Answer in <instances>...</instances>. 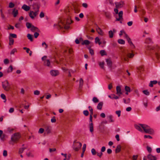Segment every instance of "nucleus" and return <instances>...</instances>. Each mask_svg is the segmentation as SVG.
Returning a JSON list of instances; mask_svg holds the SVG:
<instances>
[{"label":"nucleus","mask_w":160,"mask_h":160,"mask_svg":"<svg viewBox=\"0 0 160 160\" xmlns=\"http://www.w3.org/2000/svg\"><path fill=\"white\" fill-rule=\"evenodd\" d=\"M89 51V53L90 54L92 55L94 54V51L93 49H91L90 47H89L88 48Z\"/></svg>","instance_id":"nucleus-43"},{"label":"nucleus","mask_w":160,"mask_h":160,"mask_svg":"<svg viewBox=\"0 0 160 160\" xmlns=\"http://www.w3.org/2000/svg\"><path fill=\"white\" fill-rule=\"evenodd\" d=\"M146 42L147 43H150L152 42V40L150 38H148L146 39Z\"/></svg>","instance_id":"nucleus-45"},{"label":"nucleus","mask_w":160,"mask_h":160,"mask_svg":"<svg viewBox=\"0 0 160 160\" xmlns=\"http://www.w3.org/2000/svg\"><path fill=\"white\" fill-rule=\"evenodd\" d=\"M8 82L5 83H2V87L3 89L6 91H8L9 89V88L8 87Z\"/></svg>","instance_id":"nucleus-10"},{"label":"nucleus","mask_w":160,"mask_h":160,"mask_svg":"<svg viewBox=\"0 0 160 160\" xmlns=\"http://www.w3.org/2000/svg\"><path fill=\"white\" fill-rule=\"evenodd\" d=\"M121 32H123V34H124V37L125 38H126L127 39L129 37L128 35L123 30H122L120 31Z\"/></svg>","instance_id":"nucleus-29"},{"label":"nucleus","mask_w":160,"mask_h":160,"mask_svg":"<svg viewBox=\"0 0 160 160\" xmlns=\"http://www.w3.org/2000/svg\"><path fill=\"white\" fill-rule=\"evenodd\" d=\"M44 131V129L42 128H40L38 131V132L40 133H43Z\"/></svg>","instance_id":"nucleus-63"},{"label":"nucleus","mask_w":160,"mask_h":160,"mask_svg":"<svg viewBox=\"0 0 160 160\" xmlns=\"http://www.w3.org/2000/svg\"><path fill=\"white\" fill-rule=\"evenodd\" d=\"M34 94L35 95H38L40 94V92L38 90H36L34 91Z\"/></svg>","instance_id":"nucleus-58"},{"label":"nucleus","mask_w":160,"mask_h":160,"mask_svg":"<svg viewBox=\"0 0 160 160\" xmlns=\"http://www.w3.org/2000/svg\"><path fill=\"white\" fill-rule=\"evenodd\" d=\"M109 37L110 38H112L113 35V33L112 31L110 30L108 32Z\"/></svg>","instance_id":"nucleus-30"},{"label":"nucleus","mask_w":160,"mask_h":160,"mask_svg":"<svg viewBox=\"0 0 160 160\" xmlns=\"http://www.w3.org/2000/svg\"><path fill=\"white\" fill-rule=\"evenodd\" d=\"M10 37L11 38H16L17 37L16 34H15L10 33L9 34Z\"/></svg>","instance_id":"nucleus-40"},{"label":"nucleus","mask_w":160,"mask_h":160,"mask_svg":"<svg viewBox=\"0 0 160 160\" xmlns=\"http://www.w3.org/2000/svg\"><path fill=\"white\" fill-rule=\"evenodd\" d=\"M147 158L148 159L150 160H156L157 158L155 156L152 155L151 154H149Z\"/></svg>","instance_id":"nucleus-15"},{"label":"nucleus","mask_w":160,"mask_h":160,"mask_svg":"<svg viewBox=\"0 0 160 160\" xmlns=\"http://www.w3.org/2000/svg\"><path fill=\"white\" fill-rule=\"evenodd\" d=\"M144 138H148L150 139H151L152 138V137L149 135H144Z\"/></svg>","instance_id":"nucleus-47"},{"label":"nucleus","mask_w":160,"mask_h":160,"mask_svg":"<svg viewBox=\"0 0 160 160\" xmlns=\"http://www.w3.org/2000/svg\"><path fill=\"white\" fill-rule=\"evenodd\" d=\"M115 5L116 8H120L123 7L124 3L123 1H121L119 2H115Z\"/></svg>","instance_id":"nucleus-8"},{"label":"nucleus","mask_w":160,"mask_h":160,"mask_svg":"<svg viewBox=\"0 0 160 160\" xmlns=\"http://www.w3.org/2000/svg\"><path fill=\"white\" fill-rule=\"evenodd\" d=\"M117 94H122L121 88L120 86H117L116 87Z\"/></svg>","instance_id":"nucleus-16"},{"label":"nucleus","mask_w":160,"mask_h":160,"mask_svg":"<svg viewBox=\"0 0 160 160\" xmlns=\"http://www.w3.org/2000/svg\"><path fill=\"white\" fill-rule=\"evenodd\" d=\"M73 22V21L70 18V17L68 18L66 20V24L65 22H63L62 21H61V23L63 25L62 26H61V25L59 24V26L60 27V28H62L63 27L65 29H68L69 28V26L68 25L71 24Z\"/></svg>","instance_id":"nucleus-3"},{"label":"nucleus","mask_w":160,"mask_h":160,"mask_svg":"<svg viewBox=\"0 0 160 160\" xmlns=\"http://www.w3.org/2000/svg\"><path fill=\"white\" fill-rule=\"evenodd\" d=\"M31 30L33 32L36 31L38 32H40V30L37 27H35L33 25H32V28L31 29Z\"/></svg>","instance_id":"nucleus-13"},{"label":"nucleus","mask_w":160,"mask_h":160,"mask_svg":"<svg viewBox=\"0 0 160 160\" xmlns=\"http://www.w3.org/2000/svg\"><path fill=\"white\" fill-rule=\"evenodd\" d=\"M158 82L156 80H154L153 81H151L149 85V86L151 87H152L153 86V84H157Z\"/></svg>","instance_id":"nucleus-20"},{"label":"nucleus","mask_w":160,"mask_h":160,"mask_svg":"<svg viewBox=\"0 0 160 160\" xmlns=\"http://www.w3.org/2000/svg\"><path fill=\"white\" fill-rule=\"evenodd\" d=\"M91 152L92 155H95L97 153L95 150L94 148H92L91 149Z\"/></svg>","instance_id":"nucleus-42"},{"label":"nucleus","mask_w":160,"mask_h":160,"mask_svg":"<svg viewBox=\"0 0 160 160\" xmlns=\"http://www.w3.org/2000/svg\"><path fill=\"white\" fill-rule=\"evenodd\" d=\"M135 128L141 132H144L146 133L152 134L154 132L153 130L149 126L142 124H139L135 125Z\"/></svg>","instance_id":"nucleus-1"},{"label":"nucleus","mask_w":160,"mask_h":160,"mask_svg":"<svg viewBox=\"0 0 160 160\" xmlns=\"http://www.w3.org/2000/svg\"><path fill=\"white\" fill-rule=\"evenodd\" d=\"M39 8L40 6L38 4L35 3L33 4V9L34 11H30L29 13V16L32 19H34L38 14Z\"/></svg>","instance_id":"nucleus-2"},{"label":"nucleus","mask_w":160,"mask_h":160,"mask_svg":"<svg viewBox=\"0 0 160 160\" xmlns=\"http://www.w3.org/2000/svg\"><path fill=\"white\" fill-rule=\"evenodd\" d=\"M7 151L6 150H4L3 151V155L4 157H6L7 156Z\"/></svg>","instance_id":"nucleus-55"},{"label":"nucleus","mask_w":160,"mask_h":160,"mask_svg":"<svg viewBox=\"0 0 160 160\" xmlns=\"http://www.w3.org/2000/svg\"><path fill=\"white\" fill-rule=\"evenodd\" d=\"M99 66H100V67L103 68L104 69V62H101L99 63Z\"/></svg>","instance_id":"nucleus-59"},{"label":"nucleus","mask_w":160,"mask_h":160,"mask_svg":"<svg viewBox=\"0 0 160 160\" xmlns=\"http://www.w3.org/2000/svg\"><path fill=\"white\" fill-rule=\"evenodd\" d=\"M51 75L52 76H56L59 74V72L58 70H51L50 71Z\"/></svg>","instance_id":"nucleus-9"},{"label":"nucleus","mask_w":160,"mask_h":160,"mask_svg":"<svg viewBox=\"0 0 160 160\" xmlns=\"http://www.w3.org/2000/svg\"><path fill=\"white\" fill-rule=\"evenodd\" d=\"M18 13V10L16 9L15 8H14L13 9L12 11V14L13 15L14 17H15L17 16V15Z\"/></svg>","instance_id":"nucleus-17"},{"label":"nucleus","mask_w":160,"mask_h":160,"mask_svg":"<svg viewBox=\"0 0 160 160\" xmlns=\"http://www.w3.org/2000/svg\"><path fill=\"white\" fill-rule=\"evenodd\" d=\"M45 131L47 134H49L51 132V127L49 126H47L45 128Z\"/></svg>","instance_id":"nucleus-18"},{"label":"nucleus","mask_w":160,"mask_h":160,"mask_svg":"<svg viewBox=\"0 0 160 160\" xmlns=\"http://www.w3.org/2000/svg\"><path fill=\"white\" fill-rule=\"evenodd\" d=\"M92 101L94 103H97L99 102V100L96 97H94L93 98Z\"/></svg>","instance_id":"nucleus-37"},{"label":"nucleus","mask_w":160,"mask_h":160,"mask_svg":"<svg viewBox=\"0 0 160 160\" xmlns=\"http://www.w3.org/2000/svg\"><path fill=\"white\" fill-rule=\"evenodd\" d=\"M103 105V102H100L98 105L97 108L98 109L101 110Z\"/></svg>","instance_id":"nucleus-19"},{"label":"nucleus","mask_w":160,"mask_h":160,"mask_svg":"<svg viewBox=\"0 0 160 160\" xmlns=\"http://www.w3.org/2000/svg\"><path fill=\"white\" fill-rule=\"evenodd\" d=\"M71 51H72L70 49H69L68 48H67V49H64L63 50V53H64V54L65 55L67 52H68L69 53H71Z\"/></svg>","instance_id":"nucleus-26"},{"label":"nucleus","mask_w":160,"mask_h":160,"mask_svg":"<svg viewBox=\"0 0 160 160\" xmlns=\"http://www.w3.org/2000/svg\"><path fill=\"white\" fill-rule=\"evenodd\" d=\"M95 42L96 43H98L99 45L101 44V42L100 41V40L99 38L97 37L95 38Z\"/></svg>","instance_id":"nucleus-28"},{"label":"nucleus","mask_w":160,"mask_h":160,"mask_svg":"<svg viewBox=\"0 0 160 160\" xmlns=\"http://www.w3.org/2000/svg\"><path fill=\"white\" fill-rule=\"evenodd\" d=\"M22 8L26 11H28L30 9L29 6L27 5L26 4H24L22 7Z\"/></svg>","instance_id":"nucleus-14"},{"label":"nucleus","mask_w":160,"mask_h":160,"mask_svg":"<svg viewBox=\"0 0 160 160\" xmlns=\"http://www.w3.org/2000/svg\"><path fill=\"white\" fill-rule=\"evenodd\" d=\"M14 6V4L12 2H11L9 3V7L10 8H12Z\"/></svg>","instance_id":"nucleus-52"},{"label":"nucleus","mask_w":160,"mask_h":160,"mask_svg":"<svg viewBox=\"0 0 160 160\" xmlns=\"http://www.w3.org/2000/svg\"><path fill=\"white\" fill-rule=\"evenodd\" d=\"M143 93L146 95H149L150 94L148 90H144L142 91Z\"/></svg>","instance_id":"nucleus-36"},{"label":"nucleus","mask_w":160,"mask_h":160,"mask_svg":"<svg viewBox=\"0 0 160 160\" xmlns=\"http://www.w3.org/2000/svg\"><path fill=\"white\" fill-rule=\"evenodd\" d=\"M27 37L28 39L31 41H33V36L30 34H27Z\"/></svg>","instance_id":"nucleus-25"},{"label":"nucleus","mask_w":160,"mask_h":160,"mask_svg":"<svg viewBox=\"0 0 160 160\" xmlns=\"http://www.w3.org/2000/svg\"><path fill=\"white\" fill-rule=\"evenodd\" d=\"M45 45V48L47 49L48 47V45L46 44L45 42H43L42 43V46L44 47Z\"/></svg>","instance_id":"nucleus-51"},{"label":"nucleus","mask_w":160,"mask_h":160,"mask_svg":"<svg viewBox=\"0 0 160 160\" xmlns=\"http://www.w3.org/2000/svg\"><path fill=\"white\" fill-rule=\"evenodd\" d=\"M33 25H32V24L28 22H27L26 23V26L28 28H32Z\"/></svg>","instance_id":"nucleus-34"},{"label":"nucleus","mask_w":160,"mask_h":160,"mask_svg":"<svg viewBox=\"0 0 160 160\" xmlns=\"http://www.w3.org/2000/svg\"><path fill=\"white\" fill-rule=\"evenodd\" d=\"M83 113L85 116H88L89 115V112L87 110H84L83 111Z\"/></svg>","instance_id":"nucleus-48"},{"label":"nucleus","mask_w":160,"mask_h":160,"mask_svg":"<svg viewBox=\"0 0 160 160\" xmlns=\"http://www.w3.org/2000/svg\"><path fill=\"white\" fill-rule=\"evenodd\" d=\"M100 53L102 56L106 55V53L104 50H101L100 52Z\"/></svg>","instance_id":"nucleus-35"},{"label":"nucleus","mask_w":160,"mask_h":160,"mask_svg":"<svg viewBox=\"0 0 160 160\" xmlns=\"http://www.w3.org/2000/svg\"><path fill=\"white\" fill-rule=\"evenodd\" d=\"M118 42L120 44H125V41L122 39H120L118 40Z\"/></svg>","instance_id":"nucleus-31"},{"label":"nucleus","mask_w":160,"mask_h":160,"mask_svg":"<svg viewBox=\"0 0 160 160\" xmlns=\"http://www.w3.org/2000/svg\"><path fill=\"white\" fill-rule=\"evenodd\" d=\"M154 48L151 47L149 45L146 48V49L148 50H154Z\"/></svg>","instance_id":"nucleus-54"},{"label":"nucleus","mask_w":160,"mask_h":160,"mask_svg":"<svg viewBox=\"0 0 160 160\" xmlns=\"http://www.w3.org/2000/svg\"><path fill=\"white\" fill-rule=\"evenodd\" d=\"M17 49L16 48H14L11 52L10 54H13L15 52H17Z\"/></svg>","instance_id":"nucleus-50"},{"label":"nucleus","mask_w":160,"mask_h":160,"mask_svg":"<svg viewBox=\"0 0 160 160\" xmlns=\"http://www.w3.org/2000/svg\"><path fill=\"white\" fill-rule=\"evenodd\" d=\"M109 118V122H114V120L112 119V116L111 115H110L108 116Z\"/></svg>","instance_id":"nucleus-39"},{"label":"nucleus","mask_w":160,"mask_h":160,"mask_svg":"<svg viewBox=\"0 0 160 160\" xmlns=\"http://www.w3.org/2000/svg\"><path fill=\"white\" fill-rule=\"evenodd\" d=\"M24 150V148H20L19 150L18 153L19 154L22 153Z\"/></svg>","instance_id":"nucleus-46"},{"label":"nucleus","mask_w":160,"mask_h":160,"mask_svg":"<svg viewBox=\"0 0 160 160\" xmlns=\"http://www.w3.org/2000/svg\"><path fill=\"white\" fill-rule=\"evenodd\" d=\"M121 150V146L119 145L117 146L115 150L116 153H118L120 152Z\"/></svg>","instance_id":"nucleus-23"},{"label":"nucleus","mask_w":160,"mask_h":160,"mask_svg":"<svg viewBox=\"0 0 160 160\" xmlns=\"http://www.w3.org/2000/svg\"><path fill=\"white\" fill-rule=\"evenodd\" d=\"M127 40L128 42L129 43L131 47H132V48H134L135 46L134 44L132 43V42L131 41L130 38L129 37L127 39Z\"/></svg>","instance_id":"nucleus-21"},{"label":"nucleus","mask_w":160,"mask_h":160,"mask_svg":"<svg viewBox=\"0 0 160 160\" xmlns=\"http://www.w3.org/2000/svg\"><path fill=\"white\" fill-rule=\"evenodd\" d=\"M134 56V54L133 53H124L123 54L122 59H123L125 61H128V58H132Z\"/></svg>","instance_id":"nucleus-6"},{"label":"nucleus","mask_w":160,"mask_h":160,"mask_svg":"<svg viewBox=\"0 0 160 160\" xmlns=\"http://www.w3.org/2000/svg\"><path fill=\"white\" fill-rule=\"evenodd\" d=\"M26 155L28 157H32L33 156L32 154V153L30 152H27L26 153Z\"/></svg>","instance_id":"nucleus-60"},{"label":"nucleus","mask_w":160,"mask_h":160,"mask_svg":"<svg viewBox=\"0 0 160 160\" xmlns=\"http://www.w3.org/2000/svg\"><path fill=\"white\" fill-rule=\"evenodd\" d=\"M13 70V68L12 65H10L8 68L7 72L8 73L12 72Z\"/></svg>","instance_id":"nucleus-24"},{"label":"nucleus","mask_w":160,"mask_h":160,"mask_svg":"<svg viewBox=\"0 0 160 160\" xmlns=\"http://www.w3.org/2000/svg\"><path fill=\"white\" fill-rule=\"evenodd\" d=\"M4 63L5 64H7L9 63V60L8 59H5L3 61Z\"/></svg>","instance_id":"nucleus-49"},{"label":"nucleus","mask_w":160,"mask_h":160,"mask_svg":"<svg viewBox=\"0 0 160 160\" xmlns=\"http://www.w3.org/2000/svg\"><path fill=\"white\" fill-rule=\"evenodd\" d=\"M44 65L48 67L50 66V61L49 60H46L44 62Z\"/></svg>","instance_id":"nucleus-22"},{"label":"nucleus","mask_w":160,"mask_h":160,"mask_svg":"<svg viewBox=\"0 0 160 160\" xmlns=\"http://www.w3.org/2000/svg\"><path fill=\"white\" fill-rule=\"evenodd\" d=\"M118 115V117H119L121 115V111L120 110L117 111L115 112Z\"/></svg>","instance_id":"nucleus-53"},{"label":"nucleus","mask_w":160,"mask_h":160,"mask_svg":"<svg viewBox=\"0 0 160 160\" xmlns=\"http://www.w3.org/2000/svg\"><path fill=\"white\" fill-rule=\"evenodd\" d=\"M1 97L2 99L3 100H5V101L6 100V96L4 94H2L1 95Z\"/></svg>","instance_id":"nucleus-57"},{"label":"nucleus","mask_w":160,"mask_h":160,"mask_svg":"<svg viewBox=\"0 0 160 160\" xmlns=\"http://www.w3.org/2000/svg\"><path fill=\"white\" fill-rule=\"evenodd\" d=\"M39 35V33L38 32H36L34 33V37L35 38H37Z\"/></svg>","instance_id":"nucleus-61"},{"label":"nucleus","mask_w":160,"mask_h":160,"mask_svg":"<svg viewBox=\"0 0 160 160\" xmlns=\"http://www.w3.org/2000/svg\"><path fill=\"white\" fill-rule=\"evenodd\" d=\"M155 55L156 56V58L158 59H159L160 58V55L159 54L156 52V51L155 50Z\"/></svg>","instance_id":"nucleus-44"},{"label":"nucleus","mask_w":160,"mask_h":160,"mask_svg":"<svg viewBox=\"0 0 160 160\" xmlns=\"http://www.w3.org/2000/svg\"><path fill=\"white\" fill-rule=\"evenodd\" d=\"M20 138V136L19 134V133H16L12 135L11 140L12 141L14 142H16Z\"/></svg>","instance_id":"nucleus-5"},{"label":"nucleus","mask_w":160,"mask_h":160,"mask_svg":"<svg viewBox=\"0 0 160 160\" xmlns=\"http://www.w3.org/2000/svg\"><path fill=\"white\" fill-rule=\"evenodd\" d=\"M82 145V144L81 143L74 141L73 143V148L75 151H77L81 148Z\"/></svg>","instance_id":"nucleus-4"},{"label":"nucleus","mask_w":160,"mask_h":160,"mask_svg":"<svg viewBox=\"0 0 160 160\" xmlns=\"http://www.w3.org/2000/svg\"><path fill=\"white\" fill-rule=\"evenodd\" d=\"M92 116L91 115H90V124L89 125V128L90 129V131L91 132H92L93 131V124L92 122Z\"/></svg>","instance_id":"nucleus-7"},{"label":"nucleus","mask_w":160,"mask_h":160,"mask_svg":"<svg viewBox=\"0 0 160 160\" xmlns=\"http://www.w3.org/2000/svg\"><path fill=\"white\" fill-rule=\"evenodd\" d=\"M83 79H82V78H81L80 79V81H79V88L80 89H81L82 88V87L83 86Z\"/></svg>","instance_id":"nucleus-27"},{"label":"nucleus","mask_w":160,"mask_h":160,"mask_svg":"<svg viewBox=\"0 0 160 160\" xmlns=\"http://www.w3.org/2000/svg\"><path fill=\"white\" fill-rule=\"evenodd\" d=\"M9 45H13L14 43V40L11 37H9Z\"/></svg>","instance_id":"nucleus-33"},{"label":"nucleus","mask_w":160,"mask_h":160,"mask_svg":"<svg viewBox=\"0 0 160 160\" xmlns=\"http://www.w3.org/2000/svg\"><path fill=\"white\" fill-rule=\"evenodd\" d=\"M90 43V42L88 40H85L82 43V45H88Z\"/></svg>","instance_id":"nucleus-32"},{"label":"nucleus","mask_w":160,"mask_h":160,"mask_svg":"<svg viewBox=\"0 0 160 160\" xmlns=\"http://www.w3.org/2000/svg\"><path fill=\"white\" fill-rule=\"evenodd\" d=\"M119 18H116V21H119L121 20H122L123 19L122 15L123 12L122 11H120L118 13Z\"/></svg>","instance_id":"nucleus-11"},{"label":"nucleus","mask_w":160,"mask_h":160,"mask_svg":"<svg viewBox=\"0 0 160 160\" xmlns=\"http://www.w3.org/2000/svg\"><path fill=\"white\" fill-rule=\"evenodd\" d=\"M123 100L124 103L126 104L129 103L130 102V99L128 98L127 100H126L125 99L123 98Z\"/></svg>","instance_id":"nucleus-41"},{"label":"nucleus","mask_w":160,"mask_h":160,"mask_svg":"<svg viewBox=\"0 0 160 160\" xmlns=\"http://www.w3.org/2000/svg\"><path fill=\"white\" fill-rule=\"evenodd\" d=\"M20 23L19 22L16 24L15 25V27L18 28H20Z\"/></svg>","instance_id":"nucleus-56"},{"label":"nucleus","mask_w":160,"mask_h":160,"mask_svg":"<svg viewBox=\"0 0 160 160\" xmlns=\"http://www.w3.org/2000/svg\"><path fill=\"white\" fill-rule=\"evenodd\" d=\"M106 62L109 68H111L112 65V62L111 60L109 59H106Z\"/></svg>","instance_id":"nucleus-12"},{"label":"nucleus","mask_w":160,"mask_h":160,"mask_svg":"<svg viewBox=\"0 0 160 160\" xmlns=\"http://www.w3.org/2000/svg\"><path fill=\"white\" fill-rule=\"evenodd\" d=\"M56 121V120L55 119V117L54 116L53 118L51 119V122H55Z\"/></svg>","instance_id":"nucleus-62"},{"label":"nucleus","mask_w":160,"mask_h":160,"mask_svg":"<svg viewBox=\"0 0 160 160\" xmlns=\"http://www.w3.org/2000/svg\"><path fill=\"white\" fill-rule=\"evenodd\" d=\"M138 157V155H134L133 156L132 158L133 160H136Z\"/></svg>","instance_id":"nucleus-64"},{"label":"nucleus","mask_w":160,"mask_h":160,"mask_svg":"<svg viewBox=\"0 0 160 160\" xmlns=\"http://www.w3.org/2000/svg\"><path fill=\"white\" fill-rule=\"evenodd\" d=\"M125 90L127 92H130V88L128 86H126L125 87Z\"/></svg>","instance_id":"nucleus-38"}]
</instances>
